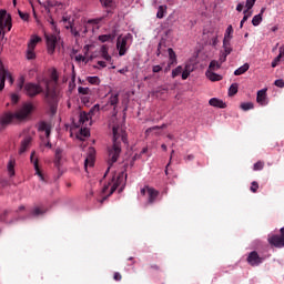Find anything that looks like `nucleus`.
<instances>
[{
  "label": "nucleus",
  "mask_w": 284,
  "mask_h": 284,
  "mask_svg": "<svg viewBox=\"0 0 284 284\" xmlns=\"http://www.w3.org/2000/svg\"><path fill=\"white\" fill-rule=\"evenodd\" d=\"M247 263L252 265V267H256L263 263V257L258 256L256 251H252L247 256Z\"/></svg>",
  "instance_id": "9d476101"
},
{
  "label": "nucleus",
  "mask_w": 284,
  "mask_h": 284,
  "mask_svg": "<svg viewBox=\"0 0 284 284\" xmlns=\"http://www.w3.org/2000/svg\"><path fill=\"white\" fill-rule=\"evenodd\" d=\"M32 143V136L27 135L20 145L19 154H23L26 151L30 149V144Z\"/></svg>",
  "instance_id": "4468645a"
},
{
  "label": "nucleus",
  "mask_w": 284,
  "mask_h": 284,
  "mask_svg": "<svg viewBox=\"0 0 284 284\" xmlns=\"http://www.w3.org/2000/svg\"><path fill=\"white\" fill-rule=\"evenodd\" d=\"M98 65H100V68H106V63L105 61H98Z\"/></svg>",
  "instance_id": "69168bd1"
},
{
  "label": "nucleus",
  "mask_w": 284,
  "mask_h": 284,
  "mask_svg": "<svg viewBox=\"0 0 284 284\" xmlns=\"http://www.w3.org/2000/svg\"><path fill=\"white\" fill-rule=\"evenodd\" d=\"M99 112H101V105L99 104H94L89 113H87L85 111L81 112L79 115V122L83 124L88 123V121H90V119H92V116H94V114H99Z\"/></svg>",
  "instance_id": "423d86ee"
},
{
  "label": "nucleus",
  "mask_w": 284,
  "mask_h": 284,
  "mask_svg": "<svg viewBox=\"0 0 284 284\" xmlns=\"http://www.w3.org/2000/svg\"><path fill=\"white\" fill-rule=\"evenodd\" d=\"M113 278H114V281H121V278H123V276L121 275V273L115 272V273L113 274Z\"/></svg>",
  "instance_id": "4d7b16f0"
},
{
  "label": "nucleus",
  "mask_w": 284,
  "mask_h": 284,
  "mask_svg": "<svg viewBox=\"0 0 284 284\" xmlns=\"http://www.w3.org/2000/svg\"><path fill=\"white\" fill-rule=\"evenodd\" d=\"M39 131L40 132H45L47 139H50V134L52 132V125L48 122H41L39 124Z\"/></svg>",
  "instance_id": "a211bd4d"
},
{
  "label": "nucleus",
  "mask_w": 284,
  "mask_h": 284,
  "mask_svg": "<svg viewBox=\"0 0 284 284\" xmlns=\"http://www.w3.org/2000/svg\"><path fill=\"white\" fill-rule=\"evenodd\" d=\"M265 12V8H262L260 14H256L252 19L253 26H261V21H263V13Z\"/></svg>",
  "instance_id": "4be33fe9"
},
{
  "label": "nucleus",
  "mask_w": 284,
  "mask_h": 284,
  "mask_svg": "<svg viewBox=\"0 0 284 284\" xmlns=\"http://www.w3.org/2000/svg\"><path fill=\"white\" fill-rule=\"evenodd\" d=\"M19 94H17V93H12L11 94V102L12 103H19Z\"/></svg>",
  "instance_id": "864d4df0"
},
{
  "label": "nucleus",
  "mask_w": 284,
  "mask_h": 284,
  "mask_svg": "<svg viewBox=\"0 0 284 284\" xmlns=\"http://www.w3.org/2000/svg\"><path fill=\"white\" fill-rule=\"evenodd\" d=\"M0 79H3L4 81H9L10 85L14 84V78H12V73L6 69H0Z\"/></svg>",
  "instance_id": "dca6fc26"
},
{
  "label": "nucleus",
  "mask_w": 284,
  "mask_h": 284,
  "mask_svg": "<svg viewBox=\"0 0 284 284\" xmlns=\"http://www.w3.org/2000/svg\"><path fill=\"white\" fill-rule=\"evenodd\" d=\"M206 77L210 81H222L223 77L219 73H214L212 71H206Z\"/></svg>",
  "instance_id": "bb28decb"
},
{
  "label": "nucleus",
  "mask_w": 284,
  "mask_h": 284,
  "mask_svg": "<svg viewBox=\"0 0 284 284\" xmlns=\"http://www.w3.org/2000/svg\"><path fill=\"white\" fill-rule=\"evenodd\" d=\"M150 268L151 270H155L156 272H159V270H161V267L159 265H156V264H151Z\"/></svg>",
  "instance_id": "e2e57ef3"
},
{
  "label": "nucleus",
  "mask_w": 284,
  "mask_h": 284,
  "mask_svg": "<svg viewBox=\"0 0 284 284\" xmlns=\"http://www.w3.org/2000/svg\"><path fill=\"white\" fill-rule=\"evenodd\" d=\"M209 72H214L215 70H221V63L219 61L212 60L209 65Z\"/></svg>",
  "instance_id": "2f4dec72"
},
{
  "label": "nucleus",
  "mask_w": 284,
  "mask_h": 284,
  "mask_svg": "<svg viewBox=\"0 0 284 284\" xmlns=\"http://www.w3.org/2000/svg\"><path fill=\"white\" fill-rule=\"evenodd\" d=\"M108 105L113 108V112L116 114V105H119V93H112L108 100Z\"/></svg>",
  "instance_id": "f3484780"
},
{
  "label": "nucleus",
  "mask_w": 284,
  "mask_h": 284,
  "mask_svg": "<svg viewBox=\"0 0 284 284\" xmlns=\"http://www.w3.org/2000/svg\"><path fill=\"white\" fill-rule=\"evenodd\" d=\"M47 49L49 54H54V50H57V42L59 39L55 34H45Z\"/></svg>",
  "instance_id": "6e6552de"
},
{
  "label": "nucleus",
  "mask_w": 284,
  "mask_h": 284,
  "mask_svg": "<svg viewBox=\"0 0 284 284\" xmlns=\"http://www.w3.org/2000/svg\"><path fill=\"white\" fill-rule=\"evenodd\" d=\"M250 17H252V12H248V10H244V17L240 22V28H243V23H245V21H247Z\"/></svg>",
  "instance_id": "4c0bfd02"
},
{
  "label": "nucleus",
  "mask_w": 284,
  "mask_h": 284,
  "mask_svg": "<svg viewBox=\"0 0 284 284\" xmlns=\"http://www.w3.org/2000/svg\"><path fill=\"white\" fill-rule=\"evenodd\" d=\"M161 70H163V67L161 65H153L152 68V72H154L155 74L161 72Z\"/></svg>",
  "instance_id": "6e6d98bb"
},
{
  "label": "nucleus",
  "mask_w": 284,
  "mask_h": 284,
  "mask_svg": "<svg viewBox=\"0 0 284 284\" xmlns=\"http://www.w3.org/2000/svg\"><path fill=\"white\" fill-rule=\"evenodd\" d=\"M239 93V83H233L229 88V97H234L235 94Z\"/></svg>",
  "instance_id": "473e14b6"
},
{
  "label": "nucleus",
  "mask_w": 284,
  "mask_h": 284,
  "mask_svg": "<svg viewBox=\"0 0 284 284\" xmlns=\"http://www.w3.org/2000/svg\"><path fill=\"white\" fill-rule=\"evenodd\" d=\"M12 30V17L8 14V11L0 10V34H3V30Z\"/></svg>",
  "instance_id": "39448f33"
},
{
  "label": "nucleus",
  "mask_w": 284,
  "mask_h": 284,
  "mask_svg": "<svg viewBox=\"0 0 284 284\" xmlns=\"http://www.w3.org/2000/svg\"><path fill=\"white\" fill-rule=\"evenodd\" d=\"M27 59L28 61H34V59H37V53H34V49H27Z\"/></svg>",
  "instance_id": "f704fd0d"
},
{
  "label": "nucleus",
  "mask_w": 284,
  "mask_h": 284,
  "mask_svg": "<svg viewBox=\"0 0 284 284\" xmlns=\"http://www.w3.org/2000/svg\"><path fill=\"white\" fill-rule=\"evenodd\" d=\"M256 101L260 105H267V89L257 91Z\"/></svg>",
  "instance_id": "ddd939ff"
},
{
  "label": "nucleus",
  "mask_w": 284,
  "mask_h": 284,
  "mask_svg": "<svg viewBox=\"0 0 284 284\" xmlns=\"http://www.w3.org/2000/svg\"><path fill=\"white\" fill-rule=\"evenodd\" d=\"M88 81L89 83H91V85H99V83H101V80L99 79V77H89Z\"/></svg>",
  "instance_id": "a19ab883"
},
{
  "label": "nucleus",
  "mask_w": 284,
  "mask_h": 284,
  "mask_svg": "<svg viewBox=\"0 0 284 284\" xmlns=\"http://www.w3.org/2000/svg\"><path fill=\"white\" fill-rule=\"evenodd\" d=\"M99 41H101L102 43H105L108 41H114V34H102V36H99Z\"/></svg>",
  "instance_id": "72a5a7b5"
},
{
  "label": "nucleus",
  "mask_w": 284,
  "mask_h": 284,
  "mask_svg": "<svg viewBox=\"0 0 284 284\" xmlns=\"http://www.w3.org/2000/svg\"><path fill=\"white\" fill-rule=\"evenodd\" d=\"M8 214H9L8 211H4L2 214H0V221L2 223H6V219H8Z\"/></svg>",
  "instance_id": "5fc2aeb1"
},
{
  "label": "nucleus",
  "mask_w": 284,
  "mask_h": 284,
  "mask_svg": "<svg viewBox=\"0 0 284 284\" xmlns=\"http://www.w3.org/2000/svg\"><path fill=\"white\" fill-rule=\"evenodd\" d=\"M26 83V79L21 78L19 88L20 90H24L27 97L34 99V97H39V94H44V101L49 105L51 114H57V108H59V94L57 93V89L50 88V82H45V90H43V87L39 83Z\"/></svg>",
  "instance_id": "f257e3e1"
},
{
  "label": "nucleus",
  "mask_w": 284,
  "mask_h": 284,
  "mask_svg": "<svg viewBox=\"0 0 284 284\" xmlns=\"http://www.w3.org/2000/svg\"><path fill=\"white\" fill-rule=\"evenodd\" d=\"M71 34L79 37V31L74 27H71Z\"/></svg>",
  "instance_id": "052dcab7"
},
{
  "label": "nucleus",
  "mask_w": 284,
  "mask_h": 284,
  "mask_svg": "<svg viewBox=\"0 0 284 284\" xmlns=\"http://www.w3.org/2000/svg\"><path fill=\"white\" fill-rule=\"evenodd\" d=\"M164 128H168V124H162V125H155L152 128L146 129L145 134H150V132H154V130H164Z\"/></svg>",
  "instance_id": "e433bc0d"
},
{
  "label": "nucleus",
  "mask_w": 284,
  "mask_h": 284,
  "mask_svg": "<svg viewBox=\"0 0 284 284\" xmlns=\"http://www.w3.org/2000/svg\"><path fill=\"white\" fill-rule=\"evenodd\" d=\"M263 168H265V163L262 162V161H258V162H256V163L254 164L253 170L260 171V170H263Z\"/></svg>",
  "instance_id": "37998d69"
},
{
  "label": "nucleus",
  "mask_w": 284,
  "mask_h": 284,
  "mask_svg": "<svg viewBox=\"0 0 284 284\" xmlns=\"http://www.w3.org/2000/svg\"><path fill=\"white\" fill-rule=\"evenodd\" d=\"M3 88H6V80L0 78V92H2Z\"/></svg>",
  "instance_id": "bf43d9fd"
},
{
  "label": "nucleus",
  "mask_w": 284,
  "mask_h": 284,
  "mask_svg": "<svg viewBox=\"0 0 284 284\" xmlns=\"http://www.w3.org/2000/svg\"><path fill=\"white\" fill-rule=\"evenodd\" d=\"M232 44L231 42L227 41H223V51L222 53L226 54V57H229V54H232Z\"/></svg>",
  "instance_id": "c756f323"
},
{
  "label": "nucleus",
  "mask_w": 284,
  "mask_h": 284,
  "mask_svg": "<svg viewBox=\"0 0 284 284\" xmlns=\"http://www.w3.org/2000/svg\"><path fill=\"white\" fill-rule=\"evenodd\" d=\"M274 85H276V88H284V80L283 79L275 80Z\"/></svg>",
  "instance_id": "603ef678"
},
{
  "label": "nucleus",
  "mask_w": 284,
  "mask_h": 284,
  "mask_svg": "<svg viewBox=\"0 0 284 284\" xmlns=\"http://www.w3.org/2000/svg\"><path fill=\"white\" fill-rule=\"evenodd\" d=\"M100 3H101L104 8H110V6H112V0H100Z\"/></svg>",
  "instance_id": "3c124183"
},
{
  "label": "nucleus",
  "mask_w": 284,
  "mask_h": 284,
  "mask_svg": "<svg viewBox=\"0 0 284 284\" xmlns=\"http://www.w3.org/2000/svg\"><path fill=\"white\" fill-rule=\"evenodd\" d=\"M90 136V130L88 128H83L80 130V132L77 134V139L80 141H85Z\"/></svg>",
  "instance_id": "5701e85b"
},
{
  "label": "nucleus",
  "mask_w": 284,
  "mask_h": 284,
  "mask_svg": "<svg viewBox=\"0 0 284 284\" xmlns=\"http://www.w3.org/2000/svg\"><path fill=\"white\" fill-rule=\"evenodd\" d=\"M130 39V34H126L124 37H118L116 40V49L119 50L120 57H125V53L128 52V40Z\"/></svg>",
  "instance_id": "0eeeda50"
},
{
  "label": "nucleus",
  "mask_w": 284,
  "mask_h": 284,
  "mask_svg": "<svg viewBox=\"0 0 284 284\" xmlns=\"http://www.w3.org/2000/svg\"><path fill=\"white\" fill-rule=\"evenodd\" d=\"M14 165H17V160H14L13 158H11L7 164V170H8V174L9 176H14L16 172H14Z\"/></svg>",
  "instance_id": "aec40b11"
},
{
  "label": "nucleus",
  "mask_w": 284,
  "mask_h": 284,
  "mask_svg": "<svg viewBox=\"0 0 284 284\" xmlns=\"http://www.w3.org/2000/svg\"><path fill=\"white\" fill-rule=\"evenodd\" d=\"M18 14L22 21H28L30 19V16L28 13H24L23 11H18Z\"/></svg>",
  "instance_id": "09e8293b"
},
{
  "label": "nucleus",
  "mask_w": 284,
  "mask_h": 284,
  "mask_svg": "<svg viewBox=\"0 0 284 284\" xmlns=\"http://www.w3.org/2000/svg\"><path fill=\"white\" fill-rule=\"evenodd\" d=\"M247 70H250V64L244 63L242 67H240L239 69H236L234 71V75L235 77H241V74H245L247 72Z\"/></svg>",
  "instance_id": "a878e982"
},
{
  "label": "nucleus",
  "mask_w": 284,
  "mask_h": 284,
  "mask_svg": "<svg viewBox=\"0 0 284 284\" xmlns=\"http://www.w3.org/2000/svg\"><path fill=\"white\" fill-rule=\"evenodd\" d=\"M125 179H128V174H125V171H121L118 175L116 173H114L111 181L108 184H105L102 189V194H108V190H110V192L108 195L100 200V203L103 204V202L108 200V196H112V194L116 192L119 186L123 185Z\"/></svg>",
  "instance_id": "20e7f679"
},
{
  "label": "nucleus",
  "mask_w": 284,
  "mask_h": 284,
  "mask_svg": "<svg viewBox=\"0 0 284 284\" xmlns=\"http://www.w3.org/2000/svg\"><path fill=\"white\" fill-rule=\"evenodd\" d=\"M254 3H256V0H246V10H248V12H252L250 10H252V8H254Z\"/></svg>",
  "instance_id": "de8ad7c7"
},
{
  "label": "nucleus",
  "mask_w": 284,
  "mask_h": 284,
  "mask_svg": "<svg viewBox=\"0 0 284 284\" xmlns=\"http://www.w3.org/2000/svg\"><path fill=\"white\" fill-rule=\"evenodd\" d=\"M101 21H103V18H93L89 19L87 23H89V26H99Z\"/></svg>",
  "instance_id": "58836bf2"
},
{
  "label": "nucleus",
  "mask_w": 284,
  "mask_h": 284,
  "mask_svg": "<svg viewBox=\"0 0 284 284\" xmlns=\"http://www.w3.org/2000/svg\"><path fill=\"white\" fill-rule=\"evenodd\" d=\"M241 109L244 112H247V110H254V103H252V102H244V103L241 104Z\"/></svg>",
  "instance_id": "c9c22d12"
},
{
  "label": "nucleus",
  "mask_w": 284,
  "mask_h": 284,
  "mask_svg": "<svg viewBox=\"0 0 284 284\" xmlns=\"http://www.w3.org/2000/svg\"><path fill=\"white\" fill-rule=\"evenodd\" d=\"M234 33V29L232 28V24H230L226 28L225 34H224V39L223 41L230 42L232 41V34Z\"/></svg>",
  "instance_id": "c85d7f7f"
},
{
  "label": "nucleus",
  "mask_w": 284,
  "mask_h": 284,
  "mask_svg": "<svg viewBox=\"0 0 284 284\" xmlns=\"http://www.w3.org/2000/svg\"><path fill=\"white\" fill-rule=\"evenodd\" d=\"M113 145L109 148V159H108V169L104 173V178L108 176V173L110 172V168L119 161V156L121 155V142H119V139H122L123 142H125V133H123V130L119 126H113Z\"/></svg>",
  "instance_id": "f03ea898"
},
{
  "label": "nucleus",
  "mask_w": 284,
  "mask_h": 284,
  "mask_svg": "<svg viewBox=\"0 0 284 284\" xmlns=\"http://www.w3.org/2000/svg\"><path fill=\"white\" fill-rule=\"evenodd\" d=\"M185 161H194V155L190 154L185 158Z\"/></svg>",
  "instance_id": "774afa93"
},
{
  "label": "nucleus",
  "mask_w": 284,
  "mask_h": 284,
  "mask_svg": "<svg viewBox=\"0 0 284 284\" xmlns=\"http://www.w3.org/2000/svg\"><path fill=\"white\" fill-rule=\"evenodd\" d=\"M125 72H129L128 67H125V68L119 70V73H120V74H125Z\"/></svg>",
  "instance_id": "338daca9"
},
{
  "label": "nucleus",
  "mask_w": 284,
  "mask_h": 284,
  "mask_svg": "<svg viewBox=\"0 0 284 284\" xmlns=\"http://www.w3.org/2000/svg\"><path fill=\"white\" fill-rule=\"evenodd\" d=\"M182 72H183V67L179 65L172 71V79H176V77H179V74H181Z\"/></svg>",
  "instance_id": "ea45409f"
},
{
  "label": "nucleus",
  "mask_w": 284,
  "mask_h": 284,
  "mask_svg": "<svg viewBox=\"0 0 284 284\" xmlns=\"http://www.w3.org/2000/svg\"><path fill=\"white\" fill-rule=\"evenodd\" d=\"M210 105H212L213 108H220L222 110H225V108H227V104H225V102H223V100H219L216 98H212L209 101Z\"/></svg>",
  "instance_id": "6ab92c4d"
},
{
  "label": "nucleus",
  "mask_w": 284,
  "mask_h": 284,
  "mask_svg": "<svg viewBox=\"0 0 284 284\" xmlns=\"http://www.w3.org/2000/svg\"><path fill=\"white\" fill-rule=\"evenodd\" d=\"M45 213V211L44 210H41V207H36V209H33V211H32V215L33 216H41V214H44Z\"/></svg>",
  "instance_id": "c03bdc74"
},
{
  "label": "nucleus",
  "mask_w": 284,
  "mask_h": 284,
  "mask_svg": "<svg viewBox=\"0 0 284 284\" xmlns=\"http://www.w3.org/2000/svg\"><path fill=\"white\" fill-rule=\"evenodd\" d=\"M41 42V37L32 36L30 41L28 42V48L34 50L37 48V43Z\"/></svg>",
  "instance_id": "b1692460"
},
{
  "label": "nucleus",
  "mask_w": 284,
  "mask_h": 284,
  "mask_svg": "<svg viewBox=\"0 0 284 284\" xmlns=\"http://www.w3.org/2000/svg\"><path fill=\"white\" fill-rule=\"evenodd\" d=\"M187 77H190V71H187V69H186V70H184V71L182 72V79H183V81H185V80L187 79Z\"/></svg>",
  "instance_id": "13d9d810"
},
{
  "label": "nucleus",
  "mask_w": 284,
  "mask_h": 284,
  "mask_svg": "<svg viewBox=\"0 0 284 284\" xmlns=\"http://www.w3.org/2000/svg\"><path fill=\"white\" fill-rule=\"evenodd\" d=\"M89 168H94V149L90 148L89 149V155L87 156L84 161V168L88 170Z\"/></svg>",
  "instance_id": "2eb2a0df"
},
{
  "label": "nucleus",
  "mask_w": 284,
  "mask_h": 284,
  "mask_svg": "<svg viewBox=\"0 0 284 284\" xmlns=\"http://www.w3.org/2000/svg\"><path fill=\"white\" fill-rule=\"evenodd\" d=\"M79 94H90V88H83V87H79L78 89Z\"/></svg>",
  "instance_id": "49530a36"
},
{
  "label": "nucleus",
  "mask_w": 284,
  "mask_h": 284,
  "mask_svg": "<svg viewBox=\"0 0 284 284\" xmlns=\"http://www.w3.org/2000/svg\"><path fill=\"white\" fill-rule=\"evenodd\" d=\"M225 61H227V54L223 53V51H222L217 63L223 65V63H225Z\"/></svg>",
  "instance_id": "a18cd8bd"
},
{
  "label": "nucleus",
  "mask_w": 284,
  "mask_h": 284,
  "mask_svg": "<svg viewBox=\"0 0 284 284\" xmlns=\"http://www.w3.org/2000/svg\"><path fill=\"white\" fill-rule=\"evenodd\" d=\"M62 156H63V150L62 149H57L55 150V160H54L55 168H59L61 165Z\"/></svg>",
  "instance_id": "cd10ccee"
},
{
  "label": "nucleus",
  "mask_w": 284,
  "mask_h": 284,
  "mask_svg": "<svg viewBox=\"0 0 284 284\" xmlns=\"http://www.w3.org/2000/svg\"><path fill=\"white\" fill-rule=\"evenodd\" d=\"M32 110H34V105H32V103H26L16 113H3L0 118V130H6V128H8L10 123H12V121H26V119H28V115L32 113Z\"/></svg>",
  "instance_id": "7ed1b4c3"
},
{
  "label": "nucleus",
  "mask_w": 284,
  "mask_h": 284,
  "mask_svg": "<svg viewBox=\"0 0 284 284\" xmlns=\"http://www.w3.org/2000/svg\"><path fill=\"white\" fill-rule=\"evenodd\" d=\"M146 194H148V203L152 205L156 199H159V191L155 190L154 187L146 186Z\"/></svg>",
  "instance_id": "f8f14e48"
},
{
  "label": "nucleus",
  "mask_w": 284,
  "mask_h": 284,
  "mask_svg": "<svg viewBox=\"0 0 284 284\" xmlns=\"http://www.w3.org/2000/svg\"><path fill=\"white\" fill-rule=\"evenodd\" d=\"M281 59L282 57L278 54L271 63L272 68H276V65H278V63H281Z\"/></svg>",
  "instance_id": "8fccbe9b"
},
{
  "label": "nucleus",
  "mask_w": 284,
  "mask_h": 284,
  "mask_svg": "<svg viewBox=\"0 0 284 284\" xmlns=\"http://www.w3.org/2000/svg\"><path fill=\"white\" fill-rule=\"evenodd\" d=\"M236 10H237V12H243V3H239L236 6Z\"/></svg>",
  "instance_id": "0e129e2a"
},
{
  "label": "nucleus",
  "mask_w": 284,
  "mask_h": 284,
  "mask_svg": "<svg viewBox=\"0 0 284 284\" xmlns=\"http://www.w3.org/2000/svg\"><path fill=\"white\" fill-rule=\"evenodd\" d=\"M168 52H169V68H170V65H174V63H176V52H174L173 48H169Z\"/></svg>",
  "instance_id": "393cba45"
},
{
  "label": "nucleus",
  "mask_w": 284,
  "mask_h": 284,
  "mask_svg": "<svg viewBox=\"0 0 284 284\" xmlns=\"http://www.w3.org/2000/svg\"><path fill=\"white\" fill-rule=\"evenodd\" d=\"M108 45L106 44H103L101 47V55H102V59H104L105 61H109V63H112V57L108 53Z\"/></svg>",
  "instance_id": "412c9836"
},
{
  "label": "nucleus",
  "mask_w": 284,
  "mask_h": 284,
  "mask_svg": "<svg viewBox=\"0 0 284 284\" xmlns=\"http://www.w3.org/2000/svg\"><path fill=\"white\" fill-rule=\"evenodd\" d=\"M251 192H253V194H256V192H258V182L253 181L251 183V187H250Z\"/></svg>",
  "instance_id": "79ce46f5"
},
{
  "label": "nucleus",
  "mask_w": 284,
  "mask_h": 284,
  "mask_svg": "<svg viewBox=\"0 0 284 284\" xmlns=\"http://www.w3.org/2000/svg\"><path fill=\"white\" fill-rule=\"evenodd\" d=\"M281 235H273L268 242L271 245H274V247H284V227L280 230Z\"/></svg>",
  "instance_id": "1a4fd4ad"
},
{
  "label": "nucleus",
  "mask_w": 284,
  "mask_h": 284,
  "mask_svg": "<svg viewBox=\"0 0 284 284\" xmlns=\"http://www.w3.org/2000/svg\"><path fill=\"white\" fill-rule=\"evenodd\" d=\"M168 12V6H160L158 8V13H156V18L158 19H163V17H165V13Z\"/></svg>",
  "instance_id": "7c9ffc66"
},
{
  "label": "nucleus",
  "mask_w": 284,
  "mask_h": 284,
  "mask_svg": "<svg viewBox=\"0 0 284 284\" xmlns=\"http://www.w3.org/2000/svg\"><path fill=\"white\" fill-rule=\"evenodd\" d=\"M36 154L37 153L34 151L31 153L30 161H31V163H33L36 174L39 176L40 181H45V176H43L41 169H39V159L34 158Z\"/></svg>",
  "instance_id": "9b49d317"
},
{
  "label": "nucleus",
  "mask_w": 284,
  "mask_h": 284,
  "mask_svg": "<svg viewBox=\"0 0 284 284\" xmlns=\"http://www.w3.org/2000/svg\"><path fill=\"white\" fill-rule=\"evenodd\" d=\"M75 61H85V57L82 54L75 55Z\"/></svg>",
  "instance_id": "680f3d73"
}]
</instances>
